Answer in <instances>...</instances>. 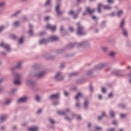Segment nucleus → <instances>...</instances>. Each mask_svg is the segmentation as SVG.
<instances>
[{"label": "nucleus", "instance_id": "nucleus-42", "mask_svg": "<svg viewBox=\"0 0 131 131\" xmlns=\"http://www.w3.org/2000/svg\"><path fill=\"white\" fill-rule=\"evenodd\" d=\"M56 59V56H52L51 57H49L47 58V60H55Z\"/></svg>", "mask_w": 131, "mask_h": 131}, {"label": "nucleus", "instance_id": "nucleus-30", "mask_svg": "<svg viewBox=\"0 0 131 131\" xmlns=\"http://www.w3.org/2000/svg\"><path fill=\"white\" fill-rule=\"evenodd\" d=\"M92 76H93V71L92 70L89 71L87 73V76H88L89 77H92Z\"/></svg>", "mask_w": 131, "mask_h": 131}, {"label": "nucleus", "instance_id": "nucleus-1", "mask_svg": "<svg viewBox=\"0 0 131 131\" xmlns=\"http://www.w3.org/2000/svg\"><path fill=\"white\" fill-rule=\"evenodd\" d=\"M75 46H77L79 48H89V47H90V42H89L88 41H84L79 43H71L67 46L66 49H72V48H74Z\"/></svg>", "mask_w": 131, "mask_h": 131}, {"label": "nucleus", "instance_id": "nucleus-58", "mask_svg": "<svg viewBox=\"0 0 131 131\" xmlns=\"http://www.w3.org/2000/svg\"><path fill=\"white\" fill-rule=\"evenodd\" d=\"M115 129L114 128L106 129V131H115Z\"/></svg>", "mask_w": 131, "mask_h": 131}, {"label": "nucleus", "instance_id": "nucleus-18", "mask_svg": "<svg viewBox=\"0 0 131 131\" xmlns=\"http://www.w3.org/2000/svg\"><path fill=\"white\" fill-rule=\"evenodd\" d=\"M90 104V102L88 99H86L84 102V105L83 106V107L84 109H86L89 107V104Z\"/></svg>", "mask_w": 131, "mask_h": 131}, {"label": "nucleus", "instance_id": "nucleus-19", "mask_svg": "<svg viewBox=\"0 0 131 131\" xmlns=\"http://www.w3.org/2000/svg\"><path fill=\"white\" fill-rule=\"evenodd\" d=\"M58 39H59V38L55 36H51L49 37V40H50V41H55L56 40H58Z\"/></svg>", "mask_w": 131, "mask_h": 131}, {"label": "nucleus", "instance_id": "nucleus-44", "mask_svg": "<svg viewBox=\"0 0 131 131\" xmlns=\"http://www.w3.org/2000/svg\"><path fill=\"white\" fill-rule=\"evenodd\" d=\"M75 106L77 108H79L80 107V102L78 101L76 103Z\"/></svg>", "mask_w": 131, "mask_h": 131}, {"label": "nucleus", "instance_id": "nucleus-32", "mask_svg": "<svg viewBox=\"0 0 131 131\" xmlns=\"http://www.w3.org/2000/svg\"><path fill=\"white\" fill-rule=\"evenodd\" d=\"M89 89H90V91L91 93H93V92H94V86H93V85H92V84H90Z\"/></svg>", "mask_w": 131, "mask_h": 131}, {"label": "nucleus", "instance_id": "nucleus-31", "mask_svg": "<svg viewBox=\"0 0 131 131\" xmlns=\"http://www.w3.org/2000/svg\"><path fill=\"white\" fill-rule=\"evenodd\" d=\"M64 51H65L64 49L58 50L56 51V54H61V53H63V52H64Z\"/></svg>", "mask_w": 131, "mask_h": 131}, {"label": "nucleus", "instance_id": "nucleus-37", "mask_svg": "<svg viewBox=\"0 0 131 131\" xmlns=\"http://www.w3.org/2000/svg\"><path fill=\"white\" fill-rule=\"evenodd\" d=\"M105 23H106L105 21H103L101 23V24L100 25L101 28H104V27H105V26H106Z\"/></svg>", "mask_w": 131, "mask_h": 131}, {"label": "nucleus", "instance_id": "nucleus-40", "mask_svg": "<svg viewBox=\"0 0 131 131\" xmlns=\"http://www.w3.org/2000/svg\"><path fill=\"white\" fill-rule=\"evenodd\" d=\"M118 76H119V77H124V76H125V74L123 73H119Z\"/></svg>", "mask_w": 131, "mask_h": 131}, {"label": "nucleus", "instance_id": "nucleus-36", "mask_svg": "<svg viewBox=\"0 0 131 131\" xmlns=\"http://www.w3.org/2000/svg\"><path fill=\"white\" fill-rule=\"evenodd\" d=\"M82 97V96H81V94L80 93H78V94H77V95H76V96L75 97V100H78V98H79V97Z\"/></svg>", "mask_w": 131, "mask_h": 131}, {"label": "nucleus", "instance_id": "nucleus-20", "mask_svg": "<svg viewBox=\"0 0 131 131\" xmlns=\"http://www.w3.org/2000/svg\"><path fill=\"white\" fill-rule=\"evenodd\" d=\"M21 14V11L18 10L17 11L15 12L14 13L11 15V17H17Z\"/></svg>", "mask_w": 131, "mask_h": 131}, {"label": "nucleus", "instance_id": "nucleus-35", "mask_svg": "<svg viewBox=\"0 0 131 131\" xmlns=\"http://www.w3.org/2000/svg\"><path fill=\"white\" fill-rule=\"evenodd\" d=\"M118 107L119 108H122V109H125V108H126V105L120 104L118 105Z\"/></svg>", "mask_w": 131, "mask_h": 131}, {"label": "nucleus", "instance_id": "nucleus-57", "mask_svg": "<svg viewBox=\"0 0 131 131\" xmlns=\"http://www.w3.org/2000/svg\"><path fill=\"white\" fill-rule=\"evenodd\" d=\"M101 116H102V117H107V116L106 115V114H105V112H102Z\"/></svg>", "mask_w": 131, "mask_h": 131}, {"label": "nucleus", "instance_id": "nucleus-59", "mask_svg": "<svg viewBox=\"0 0 131 131\" xmlns=\"http://www.w3.org/2000/svg\"><path fill=\"white\" fill-rule=\"evenodd\" d=\"M11 38L12 39H16V38H17V36H16L15 35H12Z\"/></svg>", "mask_w": 131, "mask_h": 131}, {"label": "nucleus", "instance_id": "nucleus-61", "mask_svg": "<svg viewBox=\"0 0 131 131\" xmlns=\"http://www.w3.org/2000/svg\"><path fill=\"white\" fill-rule=\"evenodd\" d=\"M74 11L73 10L70 11L69 12V15H73Z\"/></svg>", "mask_w": 131, "mask_h": 131}, {"label": "nucleus", "instance_id": "nucleus-63", "mask_svg": "<svg viewBox=\"0 0 131 131\" xmlns=\"http://www.w3.org/2000/svg\"><path fill=\"white\" fill-rule=\"evenodd\" d=\"M49 19H50V17L49 16H46L44 18L45 21H48L49 20Z\"/></svg>", "mask_w": 131, "mask_h": 131}, {"label": "nucleus", "instance_id": "nucleus-28", "mask_svg": "<svg viewBox=\"0 0 131 131\" xmlns=\"http://www.w3.org/2000/svg\"><path fill=\"white\" fill-rule=\"evenodd\" d=\"M38 130V128L36 126L29 128V130L30 131H37Z\"/></svg>", "mask_w": 131, "mask_h": 131}, {"label": "nucleus", "instance_id": "nucleus-39", "mask_svg": "<svg viewBox=\"0 0 131 131\" xmlns=\"http://www.w3.org/2000/svg\"><path fill=\"white\" fill-rule=\"evenodd\" d=\"M19 24H20V23H19L18 21H15L13 23V26H14L15 27H17V26H19Z\"/></svg>", "mask_w": 131, "mask_h": 131}, {"label": "nucleus", "instance_id": "nucleus-52", "mask_svg": "<svg viewBox=\"0 0 131 131\" xmlns=\"http://www.w3.org/2000/svg\"><path fill=\"white\" fill-rule=\"evenodd\" d=\"M69 30L71 32H73V31H74V28H73V27H70Z\"/></svg>", "mask_w": 131, "mask_h": 131}, {"label": "nucleus", "instance_id": "nucleus-4", "mask_svg": "<svg viewBox=\"0 0 131 131\" xmlns=\"http://www.w3.org/2000/svg\"><path fill=\"white\" fill-rule=\"evenodd\" d=\"M54 78L57 81H62L64 79V77L61 72H58L55 75Z\"/></svg>", "mask_w": 131, "mask_h": 131}, {"label": "nucleus", "instance_id": "nucleus-56", "mask_svg": "<svg viewBox=\"0 0 131 131\" xmlns=\"http://www.w3.org/2000/svg\"><path fill=\"white\" fill-rule=\"evenodd\" d=\"M107 2L108 4H114V1L113 0H107Z\"/></svg>", "mask_w": 131, "mask_h": 131}, {"label": "nucleus", "instance_id": "nucleus-17", "mask_svg": "<svg viewBox=\"0 0 131 131\" xmlns=\"http://www.w3.org/2000/svg\"><path fill=\"white\" fill-rule=\"evenodd\" d=\"M60 31L61 34L62 35H65V34H66V30L65 29H64V27H63V26H61L60 28Z\"/></svg>", "mask_w": 131, "mask_h": 131}, {"label": "nucleus", "instance_id": "nucleus-12", "mask_svg": "<svg viewBox=\"0 0 131 131\" xmlns=\"http://www.w3.org/2000/svg\"><path fill=\"white\" fill-rule=\"evenodd\" d=\"M85 11L89 15H92V14L95 12V9H91L90 7H86Z\"/></svg>", "mask_w": 131, "mask_h": 131}, {"label": "nucleus", "instance_id": "nucleus-6", "mask_svg": "<svg viewBox=\"0 0 131 131\" xmlns=\"http://www.w3.org/2000/svg\"><path fill=\"white\" fill-rule=\"evenodd\" d=\"M60 7H61L60 3H58L55 7V12L57 16H62L63 15V12L60 10Z\"/></svg>", "mask_w": 131, "mask_h": 131}, {"label": "nucleus", "instance_id": "nucleus-8", "mask_svg": "<svg viewBox=\"0 0 131 131\" xmlns=\"http://www.w3.org/2000/svg\"><path fill=\"white\" fill-rule=\"evenodd\" d=\"M15 80L13 82L14 84H20V79H21V75L16 74L15 75Z\"/></svg>", "mask_w": 131, "mask_h": 131}, {"label": "nucleus", "instance_id": "nucleus-3", "mask_svg": "<svg viewBox=\"0 0 131 131\" xmlns=\"http://www.w3.org/2000/svg\"><path fill=\"white\" fill-rule=\"evenodd\" d=\"M120 28L121 30H122V34L124 36H127V32L126 30L124 29V19H123L120 24Z\"/></svg>", "mask_w": 131, "mask_h": 131}, {"label": "nucleus", "instance_id": "nucleus-47", "mask_svg": "<svg viewBox=\"0 0 131 131\" xmlns=\"http://www.w3.org/2000/svg\"><path fill=\"white\" fill-rule=\"evenodd\" d=\"M44 34H46V32L42 31L39 33L38 35L39 36H42V35H44Z\"/></svg>", "mask_w": 131, "mask_h": 131}, {"label": "nucleus", "instance_id": "nucleus-7", "mask_svg": "<svg viewBox=\"0 0 131 131\" xmlns=\"http://www.w3.org/2000/svg\"><path fill=\"white\" fill-rule=\"evenodd\" d=\"M61 94L60 92H58L56 94H52L49 96L50 100H58L60 98Z\"/></svg>", "mask_w": 131, "mask_h": 131}, {"label": "nucleus", "instance_id": "nucleus-51", "mask_svg": "<svg viewBox=\"0 0 131 131\" xmlns=\"http://www.w3.org/2000/svg\"><path fill=\"white\" fill-rule=\"evenodd\" d=\"M53 106H57V105H59V101H55L53 102Z\"/></svg>", "mask_w": 131, "mask_h": 131}, {"label": "nucleus", "instance_id": "nucleus-11", "mask_svg": "<svg viewBox=\"0 0 131 131\" xmlns=\"http://www.w3.org/2000/svg\"><path fill=\"white\" fill-rule=\"evenodd\" d=\"M45 74H46V72L41 71L39 72L38 74H36L34 76H36V77H37L38 78H40V77L44 76Z\"/></svg>", "mask_w": 131, "mask_h": 131}, {"label": "nucleus", "instance_id": "nucleus-62", "mask_svg": "<svg viewBox=\"0 0 131 131\" xmlns=\"http://www.w3.org/2000/svg\"><path fill=\"white\" fill-rule=\"evenodd\" d=\"M95 129L99 130V129H102V127H98V126H95L94 127Z\"/></svg>", "mask_w": 131, "mask_h": 131}, {"label": "nucleus", "instance_id": "nucleus-55", "mask_svg": "<svg viewBox=\"0 0 131 131\" xmlns=\"http://www.w3.org/2000/svg\"><path fill=\"white\" fill-rule=\"evenodd\" d=\"M73 19H76L78 17V13H77L76 14H73Z\"/></svg>", "mask_w": 131, "mask_h": 131}, {"label": "nucleus", "instance_id": "nucleus-41", "mask_svg": "<svg viewBox=\"0 0 131 131\" xmlns=\"http://www.w3.org/2000/svg\"><path fill=\"white\" fill-rule=\"evenodd\" d=\"M49 121L51 124H55V121L53 120L52 118H49Z\"/></svg>", "mask_w": 131, "mask_h": 131}, {"label": "nucleus", "instance_id": "nucleus-64", "mask_svg": "<svg viewBox=\"0 0 131 131\" xmlns=\"http://www.w3.org/2000/svg\"><path fill=\"white\" fill-rule=\"evenodd\" d=\"M113 96V94H112V93H111L108 95V98H112Z\"/></svg>", "mask_w": 131, "mask_h": 131}, {"label": "nucleus", "instance_id": "nucleus-21", "mask_svg": "<svg viewBox=\"0 0 131 131\" xmlns=\"http://www.w3.org/2000/svg\"><path fill=\"white\" fill-rule=\"evenodd\" d=\"M22 66V62H19L17 63L15 67H14V68L15 69H21V67Z\"/></svg>", "mask_w": 131, "mask_h": 131}, {"label": "nucleus", "instance_id": "nucleus-23", "mask_svg": "<svg viewBox=\"0 0 131 131\" xmlns=\"http://www.w3.org/2000/svg\"><path fill=\"white\" fill-rule=\"evenodd\" d=\"M78 75V72H73L69 74V77H72L73 76H77Z\"/></svg>", "mask_w": 131, "mask_h": 131}, {"label": "nucleus", "instance_id": "nucleus-10", "mask_svg": "<svg viewBox=\"0 0 131 131\" xmlns=\"http://www.w3.org/2000/svg\"><path fill=\"white\" fill-rule=\"evenodd\" d=\"M69 112H70V109L67 108L65 111H58L57 112V114H58V115H66Z\"/></svg>", "mask_w": 131, "mask_h": 131}, {"label": "nucleus", "instance_id": "nucleus-25", "mask_svg": "<svg viewBox=\"0 0 131 131\" xmlns=\"http://www.w3.org/2000/svg\"><path fill=\"white\" fill-rule=\"evenodd\" d=\"M103 7L102 4L99 3L97 6V12L98 13H101V7Z\"/></svg>", "mask_w": 131, "mask_h": 131}, {"label": "nucleus", "instance_id": "nucleus-14", "mask_svg": "<svg viewBox=\"0 0 131 131\" xmlns=\"http://www.w3.org/2000/svg\"><path fill=\"white\" fill-rule=\"evenodd\" d=\"M47 29H50L51 31H55L56 30V26H52L50 24H48L46 26Z\"/></svg>", "mask_w": 131, "mask_h": 131}, {"label": "nucleus", "instance_id": "nucleus-45", "mask_svg": "<svg viewBox=\"0 0 131 131\" xmlns=\"http://www.w3.org/2000/svg\"><path fill=\"white\" fill-rule=\"evenodd\" d=\"M28 33L29 34H30V35H33V31H32V30L31 29H29V31H28Z\"/></svg>", "mask_w": 131, "mask_h": 131}, {"label": "nucleus", "instance_id": "nucleus-34", "mask_svg": "<svg viewBox=\"0 0 131 131\" xmlns=\"http://www.w3.org/2000/svg\"><path fill=\"white\" fill-rule=\"evenodd\" d=\"M110 115L111 117V118H114L115 115H114V112H113V111H111L110 112Z\"/></svg>", "mask_w": 131, "mask_h": 131}, {"label": "nucleus", "instance_id": "nucleus-2", "mask_svg": "<svg viewBox=\"0 0 131 131\" xmlns=\"http://www.w3.org/2000/svg\"><path fill=\"white\" fill-rule=\"evenodd\" d=\"M77 25V34L78 35H84V28H83L82 26L80 25L79 23H78Z\"/></svg>", "mask_w": 131, "mask_h": 131}, {"label": "nucleus", "instance_id": "nucleus-29", "mask_svg": "<svg viewBox=\"0 0 131 131\" xmlns=\"http://www.w3.org/2000/svg\"><path fill=\"white\" fill-rule=\"evenodd\" d=\"M112 74H114V75H116V76H118L119 74V71L115 70L112 72Z\"/></svg>", "mask_w": 131, "mask_h": 131}, {"label": "nucleus", "instance_id": "nucleus-15", "mask_svg": "<svg viewBox=\"0 0 131 131\" xmlns=\"http://www.w3.org/2000/svg\"><path fill=\"white\" fill-rule=\"evenodd\" d=\"M48 41L47 39H42L39 41V45H40V46H41V45H46V43H48Z\"/></svg>", "mask_w": 131, "mask_h": 131}, {"label": "nucleus", "instance_id": "nucleus-53", "mask_svg": "<svg viewBox=\"0 0 131 131\" xmlns=\"http://www.w3.org/2000/svg\"><path fill=\"white\" fill-rule=\"evenodd\" d=\"M82 10V8L81 7H79L78 10H77V14H79L80 12H81V10Z\"/></svg>", "mask_w": 131, "mask_h": 131}, {"label": "nucleus", "instance_id": "nucleus-24", "mask_svg": "<svg viewBox=\"0 0 131 131\" xmlns=\"http://www.w3.org/2000/svg\"><path fill=\"white\" fill-rule=\"evenodd\" d=\"M123 14V11L122 10H119L117 12V17L120 18V17H121V16H122Z\"/></svg>", "mask_w": 131, "mask_h": 131}, {"label": "nucleus", "instance_id": "nucleus-22", "mask_svg": "<svg viewBox=\"0 0 131 131\" xmlns=\"http://www.w3.org/2000/svg\"><path fill=\"white\" fill-rule=\"evenodd\" d=\"M52 6L51 4V0H47L44 4V7H49Z\"/></svg>", "mask_w": 131, "mask_h": 131}, {"label": "nucleus", "instance_id": "nucleus-33", "mask_svg": "<svg viewBox=\"0 0 131 131\" xmlns=\"http://www.w3.org/2000/svg\"><path fill=\"white\" fill-rule=\"evenodd\" d=\"M35 100L37 102H39V101L40 100V97H39V96L38 95H36L35 96Z\"/></svg>", "mask_w": 131, "mask_h": 131}, {"label": "nucleus", "instance_id": "nucleus-49", "mask_svg": "<svg viewBox=\"0 0 131 131\" xmlns=\"http://www.w3.org/2000/svg\"><path fill=\"white\" fill-rule=\"evenodd\" d=\"M17 91V88H14L11 91V94H13L15 93V92Z\"/></svg>", "mask_w": 131, "mask_h": 131}, {"label": "nucleus", "instance_id": "nucleus-27", "mask_svg": "<svg viewBox=\"0 0 131 131\" xmlns=\"http://www.w3.org/2000/svg\"><path fill=\"white\" fill-rule=\"evenodd\" d=\"M112 8L111 7V6H109L108 5L103 6V9L104 10H106L109 11V10H111Z\"/></svg>", "mask_w": 131, "mask_h": 131}, {"label": "nucleus", "instance_id": "nucleus-46", "mask_svg": "<svg viewBox=\"0 0 131 131\" xmlns=\"http://www.w3.org/2000/svg\"><path fill=\"white\" fill-rule=\"evenodd\" d=\"M6 27L4 26H0V32H2L4 29H5Z\"/></svg>", "mask_w": 131, "mask_h": 131}, {"label": "nucleus", "instance_id": "nucleus-13", "mask_svg": "<svg viewBox=\"0 0 131 131\" xmlns=\"http://www.w3.org/2000/svg\"><path fill=\"white\" fill-rule=\"evenodd\" d=\"M26 83L29 85H35V84H36V82L31 80H26Z\"/></svg>", "mask_w": 131, "mask_h": 131}, {"label": "nucleus", "instance_id": "nucleus-16", "mask_svg": "<svg viewBox=\"0 0 131 131\" xmlns=\"http://www.w3.org/2000/svg\"><path fill=\"white\" fill-rule=\"evenodd\" d=\"M27 101V97H21L20 99H19L17 100L18 103H24V102H26Z\"/></svg>", "mask_w": 131, "mask_h": 131}, {"label": "nucleus", "instance_id": "nucleus-26", "mask_svg": "<svg viewBox=\"0 0 131 131\" xmlns=\"http://www.w3.org/2000/svg\"><path fill=\"white\" fill-rule=\"evenodd\" d=\"M6 119H7V116L6 115L1 116L0 117L1 122H4Z\"/></svg>", "mask_w": 131, "mask_h": 131}, {"label": "nucleus", "instance_id": "nucleus-60", "mask_svg": "<svg viewBox=\"0 0 131 131\" xmlns=\"http://www.w3.org/2000/svg\"><path fill=\"white\" fill-rule=\"evenodd\" d=\"M115 55V53H114V52H112L110 53V56H111V57H113Z\"/></svg>", "mask_w": 131, "mask_h": 131}, {"label": "nucleus", "instance_id": "nucleus-54", "mask_svg": "<svg viewBox=\"0 0 131 131\" xmlns=\"http://www.w3.org/2000/svg\"><path fill=\"white\" fill-rule=\"evenodd\" d=\"M101 92L105 94V93H106V88H105V87H103L101 89Z\"/></svg>", "mask_w": 131, "mask_h": 131}, {"label": "nucleus", "instance_id": "nucleus-5", "mask_svg": "<svg viewBox=\"0 0 131 131\" xmlns=\"http://www.w3.org/2000/svg\"><path fill=\"white\" fill-rule=\"evenodd\" d=\"M106 66H107V63H99L95 66L94 69V70H101Z\"/></svg>", "mask_w": 131, "mask_h": 131}, {"label": "nucleus", "instance_id": "nucleus-9", "mask_svg": "<svg viewBox=\"0 0 131 131\" xmlns=\"http://www.w3.org/2000/svg\"><path fill=\"white\" fill-rule=\"evenodd\" d=\"M0 47L5 49L7 52H11V48H10V46H9V45L4 44V42H1L0 43Z\"/></svg>", "mask_w": 131, "mask_h": 131}, {"label": "nucleus", "instance_id": "nucleus-48", "mask_svg": "<svg viewBox=\"0 0 131 131\" xmlns=\"http://www.w3.org/2000/svg\"><path fill=\"white\" fill-rule=\"evenodd\" d=\"M107 50H108V47H103L102 48V50L103 52H106Z\"/></svg>", "mask_w": 131, "mask_h": 131}, {"label": "nucleus", "instance_id": "nucleus-38", "mask_svg": "<svg viewBox=\"0 0 131 131\" xmlns=\"http://www.w3.org/2000/svg\"><path fill=\"white\" fill-rule=\"evenodd\" d=\"M12 102V100L11 99H6L5 101V105H9L10 103Z\"/></svg>", "mask_w": 131, "mask_h": 131}, {"label": "nucleus", "instance_id": "nucleus-50", "mask_svg": "<svg viewBox=\"0 0 131 131\" xmlns=\"http://www.w3.org/2000/svg\"><path fill=\"white\" fill-rule=\"evenodd\" d=\"M63 95L65 97H69V94L66 91L63 92Z\"/></svg>", "mask_w": 131, "mask_h": 131}, {"label": "nucleus", "instance_id": "nucleus-43", "mask_svg": "<svg viewBox=\"0 0 131 131\" xmlns=\"http://www.w3.org/2000/svg\"><path fill=\"white\" fill-rule=\"evenodd\" d=\"M23 37H21L19 39H18V44L23 43Z\"/></svg>", "mask_w": 131, "mask_h": 131}]
</instances>
